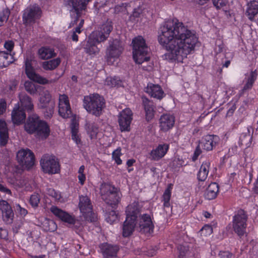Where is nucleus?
I'll use <instances>...</instances> for the list:
<instances>
[{
	"instance_id": "aec40b11",
	"label": "nucleus",
	"mask_w": 258,
	"mask_h": 258,
	"mask_svg": "<svg viewBox=\"0 0 258 258\" xmlns=\"http://www.w3.org/2000/svg\"><path fill=\"white\" fill-rule=\"evenodd\" d=\"M175 117L173 114L163 113L159 120L160 131L163 133H167L172 130L175 124Z\"/></svg>"
},
{
	"instance_id": "c85d7f7f",
	"label": "nucleus",
	"mask_w": 258,
	"mask_h": 258,
	"mask_svg": "<svg viewBox=\"0 0 258 258\" xmlns=\"http://www.w3.org/2000/svg\"><path fill=\"white\" fill-rule=\"evenodd\" d=\"M9 139V129L6 122L0 119V146L5 147Z\"/></svg>"
},
{
	"instance_id": "bb28decb",
	"label": "nucleus",
	"mask_w": 258,
	"mask_h": 258,
	"mask_svg": "<svg viewBox=\"0 0 258 258\" xmlns=\"http://www.w3.org/2000/svg\"><path fill=\"white\" fill-rule=\"evenodd\" d=\"M101 249L104 258H117V254L119 250L117 246L104 243L102 244Z\"/></svg>"
},
{
	"instance_id": "603ef678",
	"label": "nucleus",
	"mask_w": 258,
	"mask_h": 258,
	"mask_svg": "<svg viewBox=\"0 0 258 258\" xmlns=\"http://www.w3.org/2000/svg\"><path fill=\"white\" fill-rule=\"evenodd\" d=\"M198 234L200 235L202 237H206L208 236V235H210V225H205L199 231Z\"/></svg>"
},
{
	"instance_id": "b1692460",
	"label": "nucleus",
	"mask_w": 258,
	"mask_h": 258,
	"mask_svg": "<svg viewBox=\"0 0 258 258\" xmlns=\"http://www.w3.org/2000/svg\"><path fill=\"white\" fill-rule=\"evenodd\" d=\"M12 121L15 125L22 124L26 119L25 111L20 107L19 103L15 104L11 114Z\"/></svg>"
},
{
	"instance_id": "f3484780",
	"label": "nucleus",
	"mask_w": 258,
	"mask_h": 258,
	"mask_svg": "<svg viewBox=\"0 0 258 258\" xmlns=\"http://www.w3.org/2000/svg\"><path fill=\"white\" fill-rule=\"evenodd\" d=\"M25 73L27 77L30 80L42 85L47 84L49 83V81L47 79L35 72L31 59L27 58L25 59Z\"/></svg>"
},
{
	"instance_id": "c9c22d12",
	"label": "nucleus",
	"mask_w": 258,
	"mask_h": 258,
	"mask_svg": "<svg viewBox=\"0 0 258 258\" xmlns=\"http://www.w3.org/2000/svg\"><path fill=\"white\" fill-rule=\"evenodd\" d=\"M60 58L57 57L43 62L42 66L44 70L52 71L55 69L60 64Z\"/></svg>"
},
{
	"instance_id": "052dcab7",
	"label": "nucleus",
	"mask_w": 258,
	"mask_h": 258,
	"mask_svg": "<svg viewBox=\"0 0 258 258\" xmlns=\"http://www.w3.org/2000/svg\"><path fill=\"white\" fill-rule=\"evenodd\" d=\"M84 24V19H81L80 23L78 24V26L73 30V32L75 33L80 34L82 32L81 28L83 27V25Z\"/></svg>"
},
{
	"instance_id": "dca6fc26",
	"label": "nucleus",
	"mask_w": 258,
	"mask_h": 258,
	"mask_svg": "<svg viewBox=\"0 0 258 258\" xmlns=\"http://www.w3.org/2000/svg\"><path fill=\"white\" fill-rule=\"evenodd\" d=\"M41 12L40 8L36 5L27 7L24 11L22 16L24 24L28 25L34 23L36 19L40 18Z\"/></svg>"
},
{
	"instance_id": "09e8293b",
	"label": "nucleus",
	"mask_w": 258,
	"mask_h": 258,
	"mask_svg": "<svg viewBox=\"0 0 258 258\" xmlns=\"http://www.w3.org/2000/svg\"><path fill=\"white\" fill-rule=\"evenodd\" d=\"M88 132L90 134L91 139L96 137L98 132V127L94 123L89 124L88 127Z\"/></svg>"
},
{
	"instance_id": "864d4df0",
	"label": "nucleus",
	"mask_w": 258,
	"mask_h": 258,
	"mask_svg": "<svg viewBox=\"0 0 258 258\" xmlns=\"http://www.w3.org/2000/svg\"><path fill=\"white\" fill-rule=\"evenodd\" d=\"M214 6L217 9H220L225 6L228 3L227 0H212Z\"/></svg>"
},
{
	"instance_id": "ea45409f",
	"label": "nucleus",
	"mask_w": 258,
	"mask_h": 258,
	"mask_svg": "<svg viewBox=\"0 0 258 258\" xmlns=\"http://www.w3.org/2000/svg\"><path fill=\"white\" fill-rule=\"evenodd\" d=\"M105 217L106 222L110 224L115 223L118 219V215L114 210L106 212Z\"/></svg>"
},
{
	"instance_id": "a211bd4d",
	"label": "nucleus",
	"mask_w": 258,
	"mask_h": 258,
	"mask_svg": "<svg viewBox=\"0 0 258 258\" xmlns=\"http://www.w3.org/2000/svg\"><path fill=\"white\" fill-rule=\"evenodd\" d=\"M101 42L98 40V38L94 36V35L91 34L88 37L87 40L81 43V45L82 48L84 49L85 52L87 54L90 55H96L100 51L99 48L97 46V44Z\"/></svg>"
},
{
	"instance_id": "c756f323",
	"label": "nucleus",
	"mask_w": 258,
	"mask_h": 258,
	"mask_svg": "<svg viewBox=\"0 0 258 258\" xmlns=\"http://www.w3.org/2000/svg\"><path fill=\"white\" fill-rule=\"evenodd\" d=\"M137 224V220L126 217L122 228V236L127 237L130 236L134 231Z\"/></svg>"
},
{
	"instance_id": "a19ab883",
	"label": "nucleus",
	"mask_w": 258,
	"mask_h": 258,
	"mask_svg": "<svg viewBox=\"0 0 258 258\" xmlns=\"http://www.w3.org/2000/svg\"><path fill=\"white\" fill-rule=\"evenodd\" d=\"M122 155V154L121 153V149L120 147H118L112 153V159L115 161V163L117 165H120L122 163V161L120 158Z\"/></svg>"
},
{
	"instance_id": "8fccbe9b",
	"label": "nucleus",
	"mask_w": 258,
	"mask_h": 258,
	"mask_svg": "<svg viewBox=\"0 0 258 258\" xmlns=\"http://www.w3.org/2000/svg\"><path fill=\"white\" fill-rule=\"evenodd\" d=\"M219 187L216 182H211V200L215 199L219 193Z\"/></svg>"
},
{
	"instance_id": "4468645a",
	"label": "nucleus",
	"mask_w": 258,
	"mask_h": 258,
	"mask_svg": "<svg viewBox=\"0 0 258 258\" xmlns=\"http://www.w3.org/2000/svg\"><path fill=\"white\" fill-rule=\"evenodd\" d=\"M153 217L150 214H140L137 218L140 231L144 234H151L154 229V225L153 222Z\"/></svg>"
},
{
	"instance_id": "cd10ccee",
	"label": "nucleus",
	"mask_w": 258,
	"mask_h": 258,
	"mask_svg": "<svg viewBox=\"0 0 258 258\" xmlns=\"http://www.w3.org/2000/svg\"><path fill=\"white\" fill-rule=\"evenodd\" d=\"M143 104L145 111L146 120L147 121H151L155 115V107L153 102L147 98H143Z\"/></svg>"
},
{
	"instance_id": "2f4dec72",
	"label": "nucleus",
	"mask_w": 258,
	"mask_h": 258,
	"mask_svg": "<svg viewBox=\"0 0 258 258\" xmlns=\"http://www.w3.org/2000/svg\"><path fill=\"white\" fill-rule=\"evenodd\" d=\"M38 54L39 57L43 60L51 58L56 55L52 49L45 46L41 47L38 49Z\"/></svg>"
},
{
	"instance_id": "9b49d317",
	"label": "nucleus",
	"mask_w": 258,
	"mask_h": 258,
	"mask_svg": "<svg viewBox=\"0 0 258 258\" xmlns=\"http://www.w3.org/2000/svg\"><path fill=\"white\" fill-rule=\"evenodd\" d=\"M247 219V215L242 210L238 211L237 214L233 217V228L234 232L240 237L243 236L246 232Z\"/></svg>"
},
{
	"instance_id": "4be33fe9",
	"label": "nucleus",
	"mask_w": 258,
	"mask_h": 258,
	"mask_svg": "<svg viewBox=\"0 0 258 258\" xmlns=\"http://www.w3.org/2000/svg\"><path fill=\"white\" fill-rule=\"evenodd\" d=\"M169 147V144L167 143L159 144L149 153V158L152 161L160 160L167 154Z\"/></svg>"
},
{
	"instance_id": "c03bdc74",
	"label": "nucleus",
	"mask_w": 258,
	"mask_h": 258,
	"mask_svg": "<svg viewBox=\"0 0 258 258\" xmlns=\"http://www.w3.org/2000/svg\"><path fill=\"white\" fill-rule=\"evenodd\" d=\"M10 15V11L7 8L0 12V26H2L4 23L7 22Z\"/></svg>"
},
{
	"instance_id": "1a4fd4ad",
	"label": "nucleus",
	"mask_w": 258,
	"mask_h": 258,
	"mask_svg": "<svg viewBox=\"0 0 258 258\" xmlns=\"http://www.w3.org/2000/svg\"><path fill=\"white\" fill-rule=\"evenodd\" d=\"M79 208L86 220L91 222L96 221V217L93 212V206L88 197L83 195L79 196Z\"/></svg>"
},
{
	"instance_id": "58836bf2",
	"label": "nucleus",
	"mask_w": 258,
	"mask_h": 258,
	"mask_svg": "<svg viewBox=\"0 0 258 258\" xmlns=\"http://www.w3.org/2000/svg\"><path fill=\"white\" fill-rule=\"evenodd\" d=\"M209 173V166L206 164H203L198 173V179L200 181H205L208 176Z\"/></svg>"
},
{
	"instance_id": "37998d69",
	"label": "nucleus",
	"mask_w": 258,
	"mask_h": 258,
	"mask_svg": "<svg viewBox=\"0 0 258 258\" xmlns=\"http://www.w3.org/2000/svg\"><path fill=\"white\" fill-rule=\"evenodd\" d=\"M211 150L218 149L221 145L219 137L216 135H211Z\"/></svg>"
},
{
	"instance_id": "72a5a7b5",
	"label": "nucleus",
	"mask_w": 258,
	"mask_h": 258,
	"mask_svg": "<svg viewBox=\"0 0 258 258\" xmlns=\"http://www.w3.org/2000/svg\"><path fill=\"white\" fill-rule=\"evenodd\" d=\"M21 104V108H23L25 111L28 112H31L33 111L34 105L30 97L27 95H24L20 98Z\"/></svg>"
},
{
	"instance_id": "680f3d73",
	"label": "nucleus",
	"mask_w": 258,
	"mask_h": 258,
	"mask_svg": "<svg viewBox=\"0 0 258 258\" xmlns=\"http://www.w3.org/2000/svg\"><path fill=\"white\" fill-rule=\"evenodd\" d=\"M7 103L4 99L0 100V115L3 114L6 110Z\"/></svg>"
},
{
	"instance_id": "20e7f679",
	"label": "nucleus",
	"mask_w": 258,
	"mask_h": 258,
	"mask_svg": "<svg viewBox=\"0 0 258 258\" xmlns=\"http://www.w3.org/2000/svg\"><path fill=\"white\" fill-rule=\"evenodd\" d=\"M103 96L98 93L90 94L84 97L83 106L87 112L96 117L100 116L105 107Z\"/></svg>"
},
{
	"instance_id": "338daca9",
	"label": "nucleus",
	"mask_w": 258,
	"mask_h": 258,
	"mask_svg": "<svg viewBox=\"0 0 258 258\" xmlns=\"http://www.w3.org/2000/svg\"><path fill=\"white\" fill-rule=\"evenodd\" d=\"M135 162L136 160L134 159H128L126 161V165L128 168H130L132 167Z\"/></svg>"
},
{
	"instance_id": "f03ea898",
	"label": "nucleus",
	"mask_w": 258,
	"mask_h": 258,
	"mask_svg": "<svg viewBox=\"0 0 258 258\" xmlns=\"http://www.w3.org/2000/svg\"><path fill=\"white\" fill-rule=\"evenodd\" d=\"M195 37L190 35L188 38L186 36L174 44L164 46V47L168 50V52L162 55L164 59L168 60L170 62L174 61H181L183 58L194 50L198 40L195 39Z\"/></svg>"
},
{
	"instance_id": "7ed1b4c3",
	"label": "nucleus",
	"mask_w": 258,
	"mask_h": 258,
	"mask_svg": "<svg viewBox=\"0 0 258 258\" xmlns=\"http://www.w3.org/2000/svg\"><path fill=\"white\" fill-rule=\"evenodd\" d=\"M25 131L29 134L36 133L38 136L46 139L50 134V128L47 122L40 119L36 114L28 117L24 125Z\"/></svg>"
},
{
	"instance_id": "774afa93",
	"label": "nucleus",
	"mask_w": 258,
	"mask_h": 258,
	"mask_svg": "<svg viewBox=\"0 0 258 258\" xmlns=\"http://www.w3.org/2000/svg\"><path fill=\"white\" fill-rule=\"evenodd\" d=\"M21 226V225L20 224L15 223L13 225V231L17 233L18 232L19 230L20 229Z\"/></svg>"
},
{
	"instance_id": "bf43d9fd",
	"label": "nucleus",
	"mask_w": 258,
	"mask_h": 258,
	"mask_svg": "<svg viewBox=\"0 0 258 258\" xmlns=\"http://www.w3.org/2000/svg\"><path fill=\"white\" fill-rule=\"evenodd\" d=\"M14 47V43L11 40L7 41L4 44V47L10 52L13 50Z\"/></svg>"
},
{
	"instance_id": "6ab92c4d",
	"label": "nucleus",
	"mask_w": 258,
	"mask_h": 258,
	"mask_svg": "<svg viewBox=\"0 0 258 258\" xmlns=\"http://www.w3.org/2000/svg\"><path fill=\"white\" fill-rule=\"evenodd\" d=\"M58 113L63 118L70 117L72 114L70 100L66 94H60L59 96Z\"/></svg>"
},
{
	"instance_id": "49530a36",
	"label": "nucleus",
	"mask_w": 258,
	"mask_h": 258,
	"mask_svg": "<svg viewBox=\"0 0 258 258\" xmlns=\"http://www.w3.org/2000/svg\"><path fill=\"white\" fill-rule=\"evenodd\" d=\"M40 199L39 195L37 193H34L31 196L30 198V204L33 208L37 207L40 202Z\"/></svg>"
},
{
	"instance_id": "2eb2a0df",
	"label": "nucleus",
	"mask_w": 258,
	"mask_h": 258,
	"mask_svg": "<svg viewBox=\"0 0 258 258\" xmlns=\"http://www.w3.org/2000/svg\"><path fill=\"white\" fill-rule=\"evenodd\" d=\"M133 116V113L131 109L128 108L123 109L119 113L118 117V122L121 132L130 131Z\"/></svg>"
},
{
	"instance_id": "3c124183",
	"label": "nucleus",
	"mask_w": 258,
	"mask_h": 258,
	"mask_svg": "<svg viewBox=\"0 0 258 258\" xmlns=\"http://www.w3.org/2000/svg\"><path fill=\"white\" fill-rule=\"evenodd\" d=\"M25 87L26 90L31 94L34 95L37 92L35 86L31 82H26Z\"/></svg>"
},
{
	"instance_id": "e433bc0d",
	"label": "nucleus",
	"mask_w": 258,
	"mask_h": 258,
	"mask_svg": "<svg viewBox=\"0 0 258 258\" xmlns=\"http://www.w3.org/2000/svg\"><path fill=\"white\" fill-rule=\"evenodd\" d=\"M257 76V74L256 70L251 72L249 77L247 78L246 84L244 85L242 90H241L243 93L244 91L248 90L252 88L254 81L256 79Z\"/></svg>"
},
{
	"instance_id": "a18cd8bd",
	"label": "nucleus",
	"mask_w": 258,
	"mask_h": 258,
	"mask_svg": "<svg viewBox=\"0 0 258 258\" xmlns=\"http://www.w3.org/2000/svg\"><path fill=\"white\" fill-rule=\"evenodd\" d=\"M15 212L19 216L22 218H24L28 214L27 209L23 208L19 204H16L14 207Z\"/></svg>"
},
{
	"instance_id": "0eeeda50",
	"label": "nucleus",
	"mask_w": 258,
	"mask_h": 258,
	"mask_svg": "<svg viewBox=\"0 0 258 258\" xmlns=\"http://www.w3.org/2000/svg\"><path fill=\"white\" fill-rule=\"evenodd\" d=\"M40 165L45 173L54 174L59 172L60 165L58 159L52 155H44L40 161Z\"/></svg>"
},
{
	"instance_id": "4c0bfd02",
	"label": "nucleus",
	"mask_w": 258,
	"mask_h": 258,
	"mask_svg": "<svg viewBox=\"0 0 258 258\" xmlns=\"http://www.w3.org/2000/svg\"><path fill=\"white\" fill-rule=\"evenodd\" d=\"M121 81L117 77H108L105 81V85L109 87H118L121 85Z\"/></svg>"
},
{
	"instance_id": "79ce46f5",
	"label": "nucleus",
	"mask_w": 258,
	"mask_h": 258,
	"mask_svg": "<svg viewBox=\"0 0 258 258\" xmlns=\"http://www.w3.org/2000/svg\"><path fill=\"white\" fill-rule=\"evenodd\" d=\"M47 194L54 199L55 200L62 202L63 201L61 193L54 190L53 188H49L47 189Z\"/></svg>"
},
{
	"instance_id": "de8ad7c7",
	"label": "nucleus",
	"mask_w": 258,
	"mask_h": 258,
	"mask_svg": "<svg viewBox=\"0 0 258 258\" xmlns=\"http://www.w3.org/2000/svg\"><path fill=\"white\" fill-rule=\"evenodd\" d=\"M177 249L179 252L178 258H186V255L189 251L188 246L181 244L178 245Z\"/></svg>"
},
{
	"instance_id": "ddd939ff",
	"label": "nucleus",
	"mask_w": 258,
	"mask_h": 258,
	"mask_svg": "<svg viewBox=\"0 0 258 258\" xmlns=\"http://www.w3.org/2000/svg\"><path fill=\"white\" fill-rule=\"evenodd\" d=\"M17 159L20 165L30 169L34 164L35 156L29 149H21L17 153Z\"/></svg>"
},
{
	"instance_id": "5701e85b",
	"label": "nucleus",
	"mask_w": 258,
	"mask_h": 258,
	"mask_svg": "<svg viewBox=\"0 0 258 258\" xmlns=\"http://www.w3.org/2000/svg\"><path fill=\"white\" fill-rule=\"evenodd\" d=\"M112 29V22L110 21H107L101 25L99 31L94 32L92 34L98 38L100 41H104L109 37Z\"/></svg>"
},
{
	"instance_id": "a878e982",
	"label": "nucleus",
	"mask_w": 258,
	"mask_h": 258,
	"mask_svg": "<svg viewBox=\"0 0 258 258\" xmlns=\"http://www.w3.org/2000/svg\"><path fill=\"white\" fill-rule=\"evenodd\" d=\"M145 91L151 97L161 100L165 96L163 89L159 85L148 83L145 89Z\"/></svg>"
},
{
	"instance_id": "9d476101",
	"label": "nucleus",
	"mask_w": 258,
	"mask_h": 258,
	"mask_svg": "<svg viewBox=\"0 0 258 258\" xmlns=\"http://www.w3.org/2000/svg\"><path fill=\"white\" fill-rule=\"evenodd\" d=\"M123 50L120 41L117 39L113 40L106 50V59L108 64H113L119 57Z\"/></svg>"
},
{
	"instance_id": "f257e3e1",
	"label": "nucleus",
	"mask_w": 258,
	"mask_h": 258,
	"mask_svg": "<svg viewBox=\"0 0 258 258\" xmlns=\"http://www.w3.org/2000/svg\"><path fill=\"white\" fill-rule=\"evenodd\" d=\"M158 41L163 46L174 44L182 41L184 36L188 38L190 35L198 40L196 33L194 31L188 30L184 26L173 22H166L162 24L158 31Z\"/></svg>"
},
{
	"instance_id": "f8f14e48",
	"label": "nucleus",
	"mask_w": 258,
	"mask_h": 258,
	"mask_svg": "<svg viewBox=\"0 0 258 258\" xmlns=\"http://www.w3.org/2000/svg\"><path fill=\"white\" fill-rule=\"evenodd\" d=\"M40 108L45 109L44 117L46 119L50 118L53 114L55 103L51 100L50 94L46 91L43 92L39 99Z\"/></svg>"
},
{
	"instance_id": "4d7b16f0",
	"label": "nucleus",
	"mask_w": 258,
	"mask_h": 258,
	"mask_svg": "<svg viewBox=\"0 0 258 258\" xmlns=\"http://www.w3.org/2000/svg\"><path fill=\"white\" fill-rule=\"evenodd\" d=\"M71 133H78L79 130V123L74 119H72L71 123Z\"/></svg>"
},
{
	"instance_id": "f704fd0d",
	"label": "nucleus",
	"mask_w": 258,
	"mask_h": 258,
	"mask_svg": "<svg viewBox=\"0 0 258 258\" xmlns=\"http://www.w3.org/2000/svg\"><path fill=\"white\" fill-rule=\"evenodd\" d=\"M172 186V184H168L162 195V202L163 203V205L164 208H169L171 206L170 201L171 197Z\"/></svg>"
},
{
	"instance_id": "412c9836",
	"label": "nucleus",
	"mask_w": 258,
	"mask_h": 258,
	"mask_svg": "<svg viewBox=\"0 0 258 258\" xmlns=\"http://www.w3.org/2000/svg\"><path fill=\"white\" fill-rule=\"evenodd\" d=\"M0 211L5 223L7 224H12L14 218V213L11 206L7 201L0 200Z\"/></svg>"
},
{
	"instance_id": "7c9ffc66",
	"label": "nucleus",
	"mask_w": 258,
	"mask_h": 258,
	"mask_svg": "<svg viewBox=\"0 0 258 258\" xmlns=\"http://www.w3.org/2000/svg\"><path fill=\"white\" fill-rule=\"evenodd\" d=\"M245 14L248 19L252 20L255 16L258 15V2L252 1L247 4V9Z\"/></svg>"
},
{
	"instance_id": "39448f33",
	"label": "nucleus",
	"mask_w": 258,
	"mask_h": 258,
	"mask_svg": "<svg viewBox=\"0 0 258 258\" xmlns=\"http://www.w3.org/2000/svg\"><path fill=\"white\" fill-rule=\"evenodd\" d=\"M100 192L105 203L115 209L120 202L122 194L119 189L108 183H103L100 187Z\"/></svg>"
},
{
	"instance_id": "423d86ee",
	"label": "nucleus",
	"mask_w": 258,
	"mask_h": 258,
	"mask_svg": "<svg viewBox=\"0 0 258 258\" xmlns=\"http://www.w3.org/2000/svg\"><path fill=\"white\" fill-rule=\"evenodd\" d=\"M133 57L136 63L142 64L149 61L148 48L146 40L142 36H138L132 40Z\"/></svg>"
},
{
	"instance_id": "6e6d98bb",
	"label": "nucleus",
	"mask_w": 258,
	"mask_h": 258,
	"mask_svg": "<svg viewBox=\"0 0 258 258\" xmlns=\"http://www.w3.org/2000/svg\"><path fill=\"white\" fill-rule=\"evenodd\" d=\"M202 153V151L199 145H198L193 155L191 157V160L193 162H195L198 158L200 155Z\"/></svg>"
},
{
	"instance_id": "e2e57ef3",
	"label": "nucleus",
	"mask_w": 258,
	"mask_h": 258,
	"mask_svg": "<svg viewBox=\"0 0 258 258\" xmlns=\"http://www.w3.org/2000/svg\"><path fill=\"white\" fill-rule=\"evenodd\" d=\"M221 258H234V255L228 251H220L219 254Z\"/></svg>"
},
{
	"instance_id": "69168bd1",
	"label": "nucleus",
	"mask_w": 258,
	"mask_h": 258,
	"mask_svg": "<svg viewBox=\"0 0 258 258\" xmlns=\"http://www.w3.org/2000/svg\"><path fill=\"white\" fill-rule=\"evenodd\" d=\"M78 178L80 184L84 185L86 179V175L85 174H79Z\"/></svg>"
},
{
	"instance_id": "0e129e2a",
	"label": "nucleus",
	"mask_w": 258,
	"mask_h": 258,
	"mask_svg": "<svg viewBox=\"0 0 258 258\" xmlns=\"http://www.w3.org/2000/svg\"><path fill=\"white\" fill-rule=\"evenodd\" d=\"M71 134L72 140L74 141L77 144L81 143V141L79 136L78 135V133H71Z\"/></svg>"
},
{
	"instance_id": "393cba45",
	"label": "nucleus",
	"mask_w": 258,
	"mask_h": 258,
	"mask_svg": "<svg viewBox=\"0 0 258 258\" xmlns=\"http://www.w3.org/2000/svg\"><path fill=\"white\" fill-rule=\"evenodd\" d=\"M143 205L138 201H134L128 205L126 208V217L137 220V218L141 214Z\"/></svg>"
},
{
	"instance_id": "5fc2aeb1",
	"label": "nucleus",
	"mask_w": 258,
	"mask_h": 258,
	"mask_svg": "<svg viewBox=\"0 0 258 258\" xmlns=\"http://www.w3.org/2000/svg\"><path fill=\"white\" fill-rule=\"evenodd\" d=\"M142 13V10L140 8H137L134 9L132 14L130 17V19L132 21H136V18H138L141 14Z\"/></svg>"
},
{
	"instance_id": "473e14b6",
	"label": "nucleus",
	"mask_w": 258,
	"mask_h": 258,
	"mask_svg": "<svg viewBox=\"0 0 258 258\" xmlns=\"http://www.w3.org/2000/svg\"><path fill=\"white\" fill-rule=\"evenodd\" d=\"M13 62V56L5 51H0V68L7 67Z\"/></svg>"
},
{
	"instance_id": "6e6552de",
	"label": "nucleus",
	"mask_w": 258,
	"mask_h": 258,
	"mask_svg": "<svg viewBox=\"0 0 258 258\" xmlns=\"http://www.w3.org/2000/svg\"><path fill=\"white\" fill-rule=\"evenodd\" d=\"M50 212L61 221L73 225L75 228L79 231L83 228L81 222L75 218V216L59 209L56 206H52L50 208Z\"/></svg>"
},
{
	"instance_id": "13d9d810",
	"label": "nucleus",
	"mask_w": 258,
	"mask_h": 258,
	"mask_svg": "<svg viewBox=\"0 0 258 258\" xmlns=\"http://www.w3.org/2000/svg\"><path fill=\"white\" fill-rule=\"evenodd\" d=\"M126 11L125 6H124L123 4H121V5H117L114 8V13L115 14H118L120 13L125 12Z\"/></svg>"
}]
</instances>
